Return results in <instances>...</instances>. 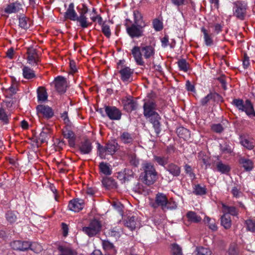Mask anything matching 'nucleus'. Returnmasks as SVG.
<instances>
[{"label": "nucleus", "mask_w": 255, "mask_h": 255, "mask_svg": "<svg viewBox=\"0 0 255 255\" xmlns=\"http://www.w3.org/2000/svg\"><path fill=\"white\" fill-rule=\"evenodd\" d=\"M233 104L239 110L245 112L249 117H255V112L251 102L247 100L244 103L241 99H234L233 101Z\"/></svg>", "instance_id": "nucleus-5"}, {"label": "nucleus", "mask_w": 255, "mask_h": 255, "mask_svg": "<svg viewBox=\"0 0 255 255\" xmlns=\"http://www.w3.org/2000/svg\"><path fill=\"white\" fill-rule=\"evenodd\" d=\"M124 109L128 112H130L134 110L137 106L136 103L135 102L131 97L126 98L123 100Z\"/></svg>", "instance_id": "nucleus-19"}, {"label": "nucleus", "mask_w": 255, "mask_h": 255, "mask_svg": "<svg viewBox=\"0 0 255 255\" xmlns=\"http://www.w3.org/2000/svg\"><path fill=\"white\" fill-rule=\"evenodd\" d=\"M49 136V130L48 128L43 129L39 134V139L42 142H46Z\"/></svg>", "instance_id": "nucleus-44"}, {"label": "nucleus", "mask_w": 255, "mask_h": 255, "mask_svg": "<svg viewBox=\"0 0 255 255\" xmlns=\"http://www.w3.org/2000/svg\"><path fill=\"white\" fill-rule=\"evenodd\" d=\"M129 161L131 165L134 166H137L139 164V160L134 155H131L129 157Z\"/></svg>", "instance_id": "nucleus-59"}, {"label": "nucleus", "mask_w": 255, "mask_h": 255, "mask_svg": "<svg viewBox=\"0 0 255 255\" xmlns=\"http://www.w3.org/2000/svg\"><path fill=\"white\" fill-rule=\"evenodd\" d=\"M196 251L197 252L196 255H212V251L207 248L198 247Z\"/></svg>", "instance_id": "nucleus-40"}, {"label": "nucleus", "mask_w": 255, "mask_h": 255, "mask_svg": "<svg viewBox=\"0 0 255 255\" xmlns=\"http://www.w3.org/2000/svg\"><path fill=\"white\" fill-rule=\"evenodd\" d=\"M118 143L115 140L109 142L106 145L107 154H113L117 149Z\"/></svg>", "instance_id": "nucleus-31"}, {"label": "nucleus", "mask_w": 255, "mask_h": 255, "mask_svg": "<svg viewBox=\"0 0 255 255\" xmlns=\"http://www.w3.org/2000/svg\"><path fill=\"white\" fill-rule=\"evenodd\" d=\"M102 30L103 33L107 37H110L111 34L110 27L107 24L105 23L102 24Z\"/></svg>", "instance_id": "nucleus-50"}, {"label": "nucleus", "mask_w": 255, "mask_h": 255, "mask_svg": "<svg viewBox=\"0 0 255 255\" xmlns=\"http://www.w3.org/2000/svg\"><path fill=\"white\" fill-rule=\"evenodd\" d=\"M55 87L56 90L60 93H64L67 87L66 79L62 76H58L55 79Z\"/></svg>", "instance_id": "nucleus-12"}, {"label": "nucleus", "mask_w": 255, "mask_h": 255, "mask_svg": "<svg viewBox=\"0 0 255 255\" xmlns=\"http://www.w3.org/2000/svg\"><path fill=\"white\" fill-rule=\"evenodd\" d=\"M121 140L125 143H131L133 140V137L128 132H124L121 135Z\"/></svg>", "instance_id": "nucleus-43"}, {"label": "nucleus", "mask_w": 255, "mask_h": 255, "mask_svg": "<svg viewBox=\"0 0 255 255\" xmlns=\"http://www.w3.org/2000/svg\"><path fill=\"white\" fill-rule=\"evenodd\" d=\"M247 9V5L245 3L237 1L234 3L233 7L234 14L238 18L244 19Z\"/></svg>", "instance_id": "nucleus-7"}, {"label": "nucleus", "mask_w": 255, "mask_h": 255, "mask_svg": "<svg viewBox=\"0 0 255 255\" xmlns=\"http://www.w3.org/2000/svg\"><path fill=\"white\" fill-rule=\"evenodd\" d=\"M212 129L216 132H221L223 128L221 124H216L212 126Z\"/></svg>", "instance_id": "nucleus-63"}, {"label": "nucleus", "mask_w": 255, "mask_h": 255, "mask_svg": "<svg viewBox=\"0 0 255 255\" xmlns=\"http://www.w3.org/2000/svg\"><path fill=\"white\" fill-rule=\"evenodd\" d=\"M37 98L39 101L44 102L47 100L48 95L44 88H38L37 91Z\"/></svg>", "instance_id": "nucleus-33"}, {"label": "nucleus", "mask_w": 255, "mask_h": 255, "mask_svg": "<svg viewBox=\"0 0 255 255\" xmlns=\"http://www.w3.org/2000/svg\"><path fill=\"white\" fill-rule=\"evenodd\" d=\"M70 73L72 74L75 73L77 70L76 63L74 61H70Z\"/></svg>", "instance_id": "nucleus-64"}, {"label": "nucleus", "mask_w": 255, "mask_h": 255, "mask_svg": "<svg viewBox=\"0 0 255 255\" xmlns=\"http://www.w3.org/2000/svg\"><path fill=\"white\" fill-rule=\"evenodd\" d=\"M11 247L15 250L25 251L30 248V243L28 242H22L20 241H15L11 244Z\"/></svg>", "instance_id": "nucleus-16"}, {"label": "nucleus", "mask_w": 255, "mask_h": 255, "mask_svg": "<svg viewBox=\"0 0 255 255\" xmlns=\"http://www.w3.org/2000/svg\"><path fill=\"white\" fill-rule=\"evenodd\" d=\"M101 224L97 220H92L88 226L82 228L83 232L89 237H92L98 234L101 230Z\"/></svg>", "instance_id": "nucleus-6"}, {"label": "nucleus", "mask_w": 255, "mask_h": 255, "mask_svg": "<svg viewBox=\"0 0 255 255\" xmlns=\"http://www.w3.org/2000/svg\"><path fill=\"white\" fill-rule=\"evenodd\" d=\"M74 4L71 2L69 4L66 12L64 13V17L72 21H76L78 14L74 9Z\"/></svg>", "instance_id": "nucleus-15"}, {"label": "nucleus", "mask_w": 255, "mask_h": 255, "mask_svg": "<svg viewBox=\"0 0 255 255\" xmlns=\"http://www.w3.org/2000/svg\"><path fill=\"white\" fill-rule=\"evenodd\" d=\"M143 115L146 118L149 119L156 132L158 133L160 126L159 121L161 118L156 112V105L154 100L150 98L149 95L143 100Z\"/></svg>", "instance_id": "nucleus-1"}, {"label": "nucleus", "mask_w": 255, "mask_h": 255, "mask_svg": "<svg viewBox=\"0 0 255 255\" xmlns=\"http://www.w3.org/2000/svg\"><path fill=\"white\" fill-rule=\"evenodd\" d=\"M98 150L99 152V155L102 158H104L105 157V155L107 153V151H106V147L100 146L99 145L98 146Z\"/></svg>", "instance_id": "nucleus-56"}, {"label": "nucleus", "mask_w": 255, "mask_h": 255, "mask_svg": "<svg viewBox=\"0 0 255 255\" xmlns=\"http://www.w3.org/2000/svg\"><path fill=\"white\" fill-rule=\"evenodd\" d=\"M76 21L80 23V25L82 28H87L89 25L88 18L86 15L78 16Z\"/></svg>", "instance_id": "nucleus-38"}, {"label": "nucleus", "mask_w": 255, "mask_h": 255, "mask_svg": "<svg viewBox=\"0 0 255 255\" xmlns=\"http://www.w3.org/2000/svg\"><path fill=\"white\" fill-rule=\"evenodd\" d=\"M19 25L22 28L24 29L29 27L28 19L26 17H22L19 18Z\"/></svg>", "instance_id": "nucleus-46"}, {"label": "nucleus", "mask_w": 255, "mask_h": 255, "mask_svg": "<svg viewBox=\"0 0 255 255\" xmlns=\"http://www.w3.org/2000/svg\"><path fill=\"white\" fill-rule=\"evenodd\" d=\"M105 112L109 118L112 120H119L121 118V112L115 107H105Z\"/></svg>", "instance_id": "nucleus-10"}, {"label": "nucleus", "mask_w": 255, "mask_h": 255, "mask_svg": "<svg viewBox=\"0 0 255 255\" xmlns=\"http://www.w3.org/2000/svg\"><path fill=\"white\" fill-rule=\"evenodd\" d=\"M150 205L154 208L160 207L164 211L175 209L177 207L175 202L168 201L166 196L162 193L156 195L154 202H151Z\"/></svg>", "instance_id": "nucleus-3"}, {"label": "nucleus", "mask_w": 255, "mask_h": 255, "mask_svg": "<svg viewBox=\"0 0 255 255\" xmlns=\"http://www.w3.org/2000/svg\"><path fill=\"white\" fill-rule=\"evenodd\" d=\"M204 222L207 224L209 228L213 231H216L217 229V226L214 221L212 220L208 217H206L204 219Z\"/></svg>", "instance_id": "nucleus-42"}, {"label": "nucleus", "mask_w": 255, "mask_h": 255, "mask_svg": "<svg viewBox=\"0 0 255 255\" xmlns=\"http://www.w3.org/2000/svg\"><path fill=\"white\" fill-rule=\"evenodd\" d=\"M154 160L160 165L165 166L168 162V158L164 156H154Z\"/></svg>", "instance_id": "nucleus-45"}, {"label": "nucleus", "mask_w": 255, "mask_h": 255, "mask_svg": "<svg viewBox=\"0 0 255 255\" xmlns=\"http://www.w3.org/2000/svg\"><path fill=\"white\" fill-rule=\"evenodd\" d=\"M6 218L9 222L12 223L16 221V216L14 212L9 211L6 214Z\"/></svg>", "instance_id": "nucleus-49"}, {"label": "nucleus", "mask_w": 255, "mask_h": 255, "mask_svg": "<svg viewBox=\"0 0 255 255\" xmlns=\"http://www.w3.org/2000/svg\"><path fill=\"white\" fill-rule=\"evenodd\" d=\"M120 73L123 81L129 82L132 80L131 76L133 74V70L129 67H126L122 69L120 71Z\"/></svg>", "instance_id": "nucleus-18"}, {"label": "nucleus", "mask_w": 255, "mask_h": 255, "mask_svg": "<svg viewBox=\"0 0 255 255\" xmlns=\"http://www.w3.org/2000/svg\"><path fill=\"white\" fill-rule=\"evenodd\" d=\"M172 255H182L181 248L176 244L172 245Z\"/></svg>", "instance_id": "nucleus-51"}, {"label": "nucleus", "mask_w": 255, "mask_h": 255, "mask_svg": "<svg viewBox=\"0 0 255 255\" xmlns=\"http://www.w3.org/2000/svg\"><path fill=\"white\" fill-rule=\"evenodd\" d=\"M124 172L126 181L129 180L133 176V172L132 170L129 169H125L124 170Z\"/></svg>", "instance_id": "nucleus-55"}, {"label": "nucleus", "mask_w": 255, "mask_h": 255, "mask_svg": "<svg viewBox=\"0 0 255 255\" xmlns=\"http://www.w3.org/2000/svg\"><path fill=\"white\" fill-rule=\"evenodd\" d=\"M167 170L174 176H178L180 173V167L173 163L170 164L168 166Z\"/></svg>", "instance_id": "nucleus-32"}, {"label": "nucleus", "mask_w": 255, "mask_h": 255, "mask_svg": "<svg viewBox=\"0 0 255 255\" xmlns=\"http://www.w3.org/2000/svg\"><path fill=\"white\" fill-rule=\"evenodd\" d=\"M131 54L136 63L138 65L143 66L145 59H150L154 57L155 48L153 45H143L139 46H134L131 50Z\"/></svg>", "instance_id": "nucleus-2"}, {"label": "nucleus", "mask_w": 255, "mask_h": 255, "mask_svg": "<svg viewBox=\"0 0 255 255\" xmlns=\"http://www.w3.org/2000/svg\"><path fill=\"white\" fill-rule=\"evenodd\" d=\"M92 149L91 143L89 140H85L81 143L80 146V150L83 154L89 153Z\"/></svg>", "instance_id": "nucleus-27"}, {"label": "nucleus", "mask_w": 255, "mask_h": 255, "mask_svg": "<svg viewBox=\"0 0 255 255\" xmlns=\"http://www.w3.org/2000/svg\"><path fill=\"white\" fill-rule=\"evenodd\" d=\"M223 211L224 214H228L233 216H237L238 211L237 209L233 206H228L224 204H222Z\"/></svg>", "instance_id": "nucleus-34"}, {"label": "nucleus", "mask_w": 255, "mask_h": 255, "mask_svg": "<svg viewBox=\"0 0 255 255\" xmlns=\"http://www.w3.org/2000/svg\"><path fill=\"white\" fill-rule=\"evenodd\" d=\"M102 245L103 248L106 250H111L114 247L113 244L108 241H103Z\"/></svg>", "instance_id": "nucleus-60"}, {"label": "nucleus", "mask_w": 255, "mask_h": 255, "mask_svg": "<svg viewBox=\"0 0 255 255\" xmlns=\"http://www.w3.org/2000/svg\"><path fill=\"white\" fill-rule=\"evenodd\" d=\"M221 225L226 229L230 228L232 225L230 215L224 214L221 218Z\"/></svg>", "instance_id": "nucleus-29"}, {"label": "nucleus", "mask_w": 255, "mask_h": 255, "mask_svg": "<svg viewBox=\"0 0 255 255\" xmlns=\"http://www.w3.org/2000/svg\"><path fill=\"white\" fill-rule=\"evenodd\" d=\"M133 16L134 23L133 24L143 30L146 26V23L143 20L141 14L138 11L135 10L133 12Z\"/></svg>", "instance_id": "nucleus-17"}, {"label": "nucleus", "mask_w": 255, "mask_h": 255, "mask_svg": "<svg viewBox=\"0 0 255 255\" xmlns=\"http://www.w3.org/2000/svg\"><path fill=\"white\" fill-rule=\"evenodd\" d=\"M126 30L128 34L132 38H138L143 35V30L133 24L130 26H127Z\"/></svg>", "instance_id": "nucleus-11"}, {"label": "nucleus", "mask_w": 255, "mask_h": 255, "mask_svg": "<svg viewBox=\"0 0 255 255\" xmlns=\"http://www.w3.org/2000/svg\"><path fill=\"white\" fill-rule=\"evenodd\" d=\"M247 229L252 232H255V222L252 220L249 219L246 221Z\"/></svg>", "instance_id": "nucleus-47"}, {"label": "nucleus", "mask_w": 255, "mask_h": 255, "mask_svg": "<svg viewBox=\"0 0 255 255\" xmlns=\"http://www.w3.org/2000/svg\"><path fill=\"white\" fill-rule=\"evenodd\" d=\"M21 8V5L19 3L14 2L9 4L5 8V12L7 13H15Z\"/></svg>", "instance_id": "nucleus-28"}, {"label": "nucleus", "mask_w": 255, "mask_h": 255, "mask_svg": "<svg viewBox=\"0 0 255 255\" xmlns=\"http://www.w3.org/2000/svg\"><path fill=\"white\" fill-rule=\"evenodd\" d=\"M58 251L60 255H76V252L71 248L66 246H60L58 247Z\"/></svg>", "instance_id": "nucleus-23"}, {"label": "nucleus", "mask_w": 255, "mask_h": 255, "mask_svg": "<svg viewBox=\"0 0 255 255\" xmlns=\"http://www.w3.org/2000/svg\"><path fill=\"white\" fill-rule=\"evenodd\" d=\"M193 192L197 195H203L206 194V189L205 187H202L199 184L195 185L193 187Z\"/></svg>", "instance_id": "nucleus-37"}, {"label": "nucleus", "mask_w": 255, "mask_h": 255, "mask_svg": "<svg viewBox=\"0 0 255 255\" xmlns=\"http://www.w3.org/2000/svg\"><path fill=\"white\" fill-rule=\"evenodd\" d=\"M99 169L101 173L105 175H110L112 174L111 165L106 162H102L99 164Z\"/></svg>", "instance_id": "nucleus-26"}, {"label": "nucleus", "mask_w": 255, "mask_h": 255, "mask_svg": "<svg viewBox=\"0 0 255 255\" xmlns=\"http://www.w3.org/2000/svg\"><path fill=\"white\" fill-rule=\"evenodd\" d=\"M240 142L243 146L249 150L253 149L255 146L253 139L246 136H240Z\"/></svg>", "instance_id": "nucleus-20"}, {"label": "nucleus", "mask_w": 255, "mask_h": 255, "mask_svg": "<svg viewBox=\"0 0 255 255\" xmlns=\"http://www.w3.org/2000/svg\"><path fill=\"white\" fill-rule=\"evenodd\" d=\"M177 132L178 133L179 136L180 137L184 138L185 137H184L182 135L181 133H184L187 136H188L189 135V131L188 130H187L186 128H180L177 129Z\"/></svg>", "instance_id": "nucleus-57"}, {"label": "nucleus", "mask_w": 255, "mask_h": 255, "mask_svg": "<svg viewBox=\"0 0 255 255\" xmlns=\"http://www.w3.org/2000/svg\"><path fill=\"white\" fill-rule=\"evenodd\" d=\"M123 222L125 226L131 231L138 227V221L137 218L133 215H129L127 217L123 216Z\"/></svg>", "instance_id": "nucleus-8"}, {"label": "nucleus", "mask_w": 255, "mask_h": 255, "mask_svg": "<svg viewBox=\"0 0 255 255\" xmlns=\"http://www.w3.org/2000/svg\"><path fill=\"white\" fill-rule=\"evenodd\" d=\"M30 246L29 249L36 253L40 252L42 250V246L37 243H30Z\"/></svg>", "instance_id": "nucleus-48"}, {"label": "nucleus", "mask_w": 255, "mask_h": 255, "mask_svg": "<svg viewBox=\"0 0 255 255\" xmlns=\"http://www.w3.org/2000/svg\"><path fill=\"white\" fill-rule=\"evenodd\" d=\"M27 61L32 66H36L39 63L40 59L36 49L31 48H28L27 51Z\"/></svg>", "instance_id": "nucleus-9"}, {"label": "nucleus", "mask_w": 255, "mask_h": 255, "mask_svg": "<svg viewBox=\"0 0 255 255\" xmlns=\"http://www.w3.org/2000/svg\"><path fill=\"white\" fill-rule=\"evenodd\" d=\"M184 168L186 173L189 175V177L192 179H195V175L192 172L191 167L190 165L186 164L185 165Z\"/></svg>", "instance_id": "nucleus-54"}, {"label": "nucleus", "mask_w": 255, "mask_h": 255, "mask_svg": "<svg viewBox=\"0 0 255 255\" xmlns=\"http://www.w3.org/2000/svg\"><path fill=\"white\" fill-rule=\"evenodd\" d=\"M144 175L143 182L145 184L150 185L152 184L156 180L157 172L153 165L150 163H145L143 165Z\"/></svg>", "instance_id": "nucleus-4"}, {"label": "nucleus", "mask_w": 255, "mask_h": 255, "mask_svg": "<svg viewBox=\"0 0 255 255\" xmlns=\"http://www.w3.org/2000/svg\"><path fill=\"white\" fill-rule=\"evenodd\" d=\"M217 169L218 171L222 174H227L230 171V167L227 164H225L222 162H219L217 164Z\"/></svg>", "instance_id": "nucleus-35"}, {"label": "nucleus", "mask_w": 255, "mask_h": 255, "mask_svg": "<svg viewBox=\"0 0 255 255\" xmlns=\"http://www.w3.org/2000/svg\"><path fill=\"white\" fill-rule=\"evenodd\" d=\"M177 64L179 70L181 71L186 72H187L189 69V64L185 59H182L179 60L178 61Z\"/></svg>", "instance_id": "nucleus-39"}, {"label": "nucleus", "mask_w": 255, "mask_h": 255, "mask_svg": "<svg viewBox=\"0 0 255 255\" xmlns=\"http://www.w3.org/2000/svg\"><path fill=\"white\" fill-rule=\"evenodd\" d=\"M201 31L203 33V38L205 44L207 46L212 45L213 43L212 34L203 27L201 28Z\"/></svg>", "instance_id": "nucleus-25"}, {"label": "nucleus", "mask_w": 255, "mask_h": 255, "mask_svg": "<svg viewBox=\"0 0 255 255\" xmlns=\"http://www.w3.org/2000/svg\"><path fill=\"white\" fill-rule=\"evenodd\" d=\"M0 120L5 123L8 122L7 116L3 109H0Z\"/></svg>", "instance_id": "nucleus-58"}, {"label": "nucleus", "mask_w": 255, "mask_h": 255, "mask_svg": "<svg viewBox=\"0 0 255 255\" xmlns=\"http://www.w3.org/2000/svg\"><path fill=\"white\" fill-rule=\"evenodd\" d=\"M84 206V202L82 199H76L71 200L68 205L69 209L75 212H78Z\"/></svg>", "instance_id": "nucleus-14"}, {"label": "nucleus", "mask_w": 255, "mask_h": 255, "mask_svg": "<svg viewBox=\"0 0 255 255\" xmlns=\"http://www.w3.org/2000/svg\"><path fill=\"white\" fill-rule=\"evenodd\" d=\"M213 98V95L210 93L201 100V103L202 105H205Z\"/></svg>", "instance_id": "nucleus-62"}, {"label": "nucleus", "mask_w": 255, "mask_h": 255, "mask_svg": "<svg viewBox=\"0 0 255 255\" xmlns=\"http://www.w3.org/2000/svg\"><path fill=\"white\" fill-rule=\"evenodd\" d=\"M153 26L156 31H159L162 28V23L158 19H155L153 20Z\"/></svg>", "instance_id": "nucleus-53"}, {"label": "nucleus", "mask_w": 255, "mask_h": 255, "mask_svg": "<svg viewBox=\"0 0 255 255\" xmlns=\"http://www.w3.org/2000/svg\"><path fill=\"white\" fill-rule=\"evenodd\" d=\"M63 135L65 138L68 139L70 146L73 147L75 145V134L72 130L65 128L63 130Z\"/></svg>", "instance_id": "nucleus-21"}, {"label": "nucleus", "mask_w": 255, "mask_h": 255, "mask_svg": "<svg viewBox=\"0 0 255 255\" xmlns=\"http://www.w3.org/2000/svg\"><path fill=\"white\" fill-rule=\"evenodd\" d=\"M240 163L247 171H250L253 168V162L251 159L241 157L240 159Z\"/></svg>", "instance_id": "nucleus-30"}, {"label": "nucleus", "mask_w": 255, "mask_h": 255, "mask_svg": "<svg viewBox=\"0 0 255 255\" xmlns=\"http://www.w3.org/2000/svg\"><path fill=\"white\" fill-rule=\"evenodd\" d=\"M220 149L224 153H231L233 151L232 147L228 144L220 145Z\"/></svg>", "instance_id": "nucleus-52"}, {"label": "nucleus", "mask_w": 255, "mask_h": 255, "mask_svg": "<svg viewBox=\"0 0 255 255\" xmlns=\"http://www.w3.org/2000/svg\"><path fill=\"white\" fill-rule=\"evenodd\" d=\"M122 232V231L121 228L115 227L111 228L109 231L108 235L110 236L115 237L116 239H117L120 237Z\"/></svg>", "instance_id": "nucleus-41"}, {"label": "nucleus", "mask_w": 255, "mask_h": 255, "mask_svg": "<svg viewBox=\"0 0 255 255\" xmlns=\"http://www.w3.org/2000/svg\"><path fill=\"white\" fill-rule=\"evenodd\" d=\"M22 75L23 77L27 80L32 79L36 77L35 72L32 69L28 66H24L22 67Z\"/></svg>", "instance_id": "nucleus-22"}, {"label": "nucleus", "mask_w": 255, "mask_h": 255, "mask_svg": "<svg viewBox=\"0 0 255 255\" xmlns=\"http://www.w3.org/2000/svg\"><path fill=\"white\" fill-rule=\"evenodd\" d=\"M229 255H239V252L235 245H232L230 246L229 251Z\"/></svg>", "instance_id": "nucleus-61"}, {"label": "nucleus", "mask_w": 255, "mask_h": 255, "mask_svg": "<svg viewBox=\"0 0 255 255\" xmlns=\"http://www.w3.org/2000/svg\"><path fill=\"white\" fill-rule=\"evenodd\" d=\"M37 114L43 117L49 119L53 116V112L52 109L45 105H38L36 108Z\"/></svg>", "instance_id": "nucleus-13"}, {"label": "nucleus", "mask_w": 255, "mask_h": 255, "mask_svg": "<svg viewBox=\"0 0 255 255\" xmlns=\"http://www.w3.org/2000/svg\"><path fill=\"white\" fill-rule=\"evenodd\" d=\"M186 216L189 221L194 223H198L200 222L202 219L200 216H198L193 211H189L187 213Z\"/></svg>", "instance_id": "nucleus-36"}, {"label": "nucleus", "mask_w": 255, "mask_h": 255, "mask_svg": "<svg viewBox=\"0 0 255 255\" xmlns=\"http://www.w3.org/2000/svg\"><path fill=\"white\" fill-rule=\"evenodd\" d=\"M102 184L107 189H114L117 187V183L115 180L109 177L104 178L102 180Z\"/></svg>", "instance_id": "nucleus-24"}]
</instances>
